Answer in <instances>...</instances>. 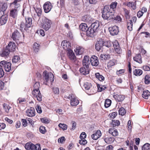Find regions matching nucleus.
Returning <instances> with one entry per match:
<instances>
[{
    "instance_id": "obj_35",
    "label": "nucleus",
    "mask_w": 150,
    "mask_h": 150,
    "mask_svg": "<svg viewBox=\"0 0 150 150\" xmlns=\"http://www.w3.org/2000/svg\"><path fill=\"white\" fill-rule=\"evenodd\" d=\"M20 28L22 32L24 30H27L29 27L28 26H26V24L25 23H24L23 22H22L20 25Z\"/></svg>"
},
{
    "instance_id": "obj_50",
    "label": "nucleus",
    "mask_w": 150,
    "mask_h": 150,
    "mask_svg": "<svg viewBox=\"0 0 150 150\" xmlns=\"http://www.w3.org/2000/svg\"><path fill=\"white\" fill-rule=\"evenodd\" d=\"M40 45L37 43H34L33 45V48L34 49V51L35 52H38V51Z\"/></svg>"
},
{
    "instance_id": "obj_48",
    "label": "nucleus",
    "mask_w": 150,
    "mask_h": 150,
    "mask_svg": "<svg viewBox=\"0 0 150 150\" xmlns=\"http://www.w3.org/2000/svg\"><path fill=\"white\" fill-rule=\"evenodd\" d=\"M119 113L120 115H123L125 114L126 111L122 107L119 109Z\"/></svg>"
},
{
    "instance_id": "obj_18",
    "label": "nucleus",
    "mask_w": 150,
    "mask_h": 150,
    "mask_svg": "<svg viewBox=\"0 0 150 150\" xmlns=\"http://www.w3.org/2000/svg\"><path fill=\"white\" fill-rule=\"evenodd\" d=\"M88 28V26L85 23L81 24L79 25V28L80 30L81 33L85 34V33Z\"/></svg>"
},
{
    "instance_id": "obj_10",
    "label": "nucleus",
    "mask_w": 150,
    "mask_h": 150,
    "mask_svg": "<svg viewBox=\"0 0 150 150\" xmlns=\"http://www.w3.org/2000/svg\"><path fill=\"white\" fill-rule=\"evenodd\" d=\"M21 37L20 33L17 30H16L13 33L11 38L13 40L16 41L19 40Z\"/></svg>"
},
{
    "instance_id": "obj_30",
    "label": "nucleus",
    "mask_w": 150,
    "mask_h": 150,
    "mask_svg": "<svg viewBox=\"0 0 150 150\" xmlns=\"http://www.w3.org/2000/svg\"><path fill=\"white\" fill-rule=\"evenodd\" d=\"M136 1L134 2H129L127 3V6L132 9L135 10L136 8Z\"/></svg>"
},
{
    "instance_id": "obj_16",
    "label": "nucleus",
    "mask_w": 150,
    "mask_h": 150,
    "mask_svg": "<svg viewBox=\"0 0 150 150\" xmlns=\"http://www.w3.org/2000/svg\"><path fill=\"white\" fill-rule=\"evenodd\" d=\"M26 115L28 117H32L35 115V110L33 108L28 109L26 112Z\"/></svg>"
},
{
    "instance_id": "obj_9",
    "label": "nucleus",
    "mask_w": 150,
    "mask_h": 150,
    "mask_svg": "<svg viewBox=\"0 0 150 150\" xmlns=\"http://www.w3.org/2000/svg\"><path fill=\"white\" fill-rule=\"evenodd\" d=\"M36 14L33 16V18L35 21H39L41 15L42 10L40 8H36L35 9Z\"/></svg>"
},
{
    "instance_id": "obj_59",
    "label": "nucleus",
    "mask_w": 150,
    "mask_h": 150,
    "mask_svg": "<svg viewBox=\"0 0 150 150\" xmlns=\"http://www.w3.org/2000/svg\"><path fill=\"white\" fill-rule=\"evenodd\" d=\"M40 86V85L39 82H36L34 85V89H39Z\"/></svg>"
},
{
    "instance_id": "obj_57",
    "label": "nucleus",
    "mask_w": 150,
    "mask_h": 150,
    "mask_svg": "<svg viewBox=\"0 0 150 150\" xmlns=\"http://www.w3.org/2000/svg\"><path fill=\"white\" fill-rule=\"evenodd\" d=\"M115 51L118 54H120V48L119 45L115 46L114 47Z\"/></svg>"
},
{
    "instance_id": "obj_6",
    "label": "nucleus",
    "mask_w": 150,
    "mask_h": 150,
    "mask_svg": "<svg viewBox=\"0 0 150 150\" xmlns=\"http://www.w3.org/2000/svg\"><path fill=\"white\" fill-rule=\"evenodd\" d=\"M105 43L104 40L100 39L99 40H97L95 45V48L98 51H99L102 48L103 46L105 45Z\"/></svg>"
},
{
    "instance_id": "obj_38",
    "label": "nucleus",
    "mask_w": 150,
    "mask_h": 150,
    "mask_svg": "<svg viewBox=\"0 0 150 150\" xmlns=\"http://www.w3.org/2000/svg\"><path fill=\"white\" fill-rule=\"evenodd\" d=\"M95 76L100 81H103L104 80V77L102 75L100 74L99 73H96Z\"/></svg>"
},
{
    "instance_id": "obj_31",
    "label": "nucleus",
    "mask_w": 150,
    "mask_h": 150,
    "mask_svg": "<svg viewBox=\"0 0 150 150\" xmlns=\"http://www.w3.org/2000/svg\"><path fill=\"white\" fill-rule=\"evenodd\" d=\"M30 150H41L40 144H37L35 145L31 144Z\"/></svg>"
},
{
    "instance_id": "obj_23",
    "label": "nucleus",
    "mask_w": 150,
    "mask_h": 150,
    "mask_svg": "<svg viewBox=\"0 0 150 150\" xmlns=\"http://www.w3.org/2000/svg\"><path fill=\"white\" fill-rule=\"evenodd\" d=\"M79 103V101L77 98L75 96L72 97V98L71 100L70 104L72 106H76Z\"/></svg>"
},
{
    "instance_id": "obj_53",
    "label": "nucleus",
    "mask_w": 150,
    "mask_h": 150,
    "mask_svg": "<svg viewBox=\"0 0 150 150\" xmlns=\"http://www.w3.org/2000/svg\"><path fill=\"white\" fill-rule=\"evenodd\" d=\"M145 82L146 84H149L150 82V77L146 75L145 78Z\"/></svg>"
},
{
    "instance_id": "obj_60",
    "label": "nucleus",
    "mask_w": 150,
    "mask_h": 150,
    "mask_svg": "<svg viewBox=\"0 0 150 150\" xmlns=\"http://www.w3.org/2000/svg\"><path fill=\"white\" fill-rule=\"evenodd\" d=\"M36 109L38 113H41L42 112V111L41 107L40 105H37L36 107Z\"/></svg>"
},
{
    "instance_id": "obj_49",
    "label": "nucleus",
    "mask_w": 150,
    "mask_h": 150,
    "mask_svg": "<svg viewBox=\"0 0 150 150\" xmlns=\"http://www.w3.org/2000/svg\"><path fill=\"white\" fill-rule=\"evenodd\" d=\"M117 2H113L111 3V4L110 6V7L109 6V7L110 8V10H111V9H112V10L114 11V9L117 6Z\"/></svg>"
},
{
    "instance_id": "obj_20",
    "label": "nucleus",
    "mask_w": 150,
    "mask_h": 150,
    "mask_svg": "<svg viewBox=\"0 0 150 150\" xmlns=\"http://www.w3.org/2000/svg\"><path fill=\"white\" fill-rule=\"evenodd\" d=\"M95 32L92 29L89 27L88 28L85 33L88 36L93 37L94 36Z\"/></svg>"
},
{
    "instance_id": "obj_63",
    "label": "nucleus",
    "mask_w": 150,
    "mask_h": 150,
    "mask_svg": "<svg viewBox=\"0 0 150 150\" xmlns=\"http://www.w3.org/2000/svg\"><path fill=\"white\" fill-rule=\"evenodd\" d=\"M31 144V143H27L25 144V147L26 149L27 150H30Z\"/></svg>"
},
{
    "instance_id": "obj_47",
    "label": "nucleus",
    "mask_w": 150,
    "mask_h": 150,
    "mask_svg": "<svg viewBox=\"0 0 150 150\" xmlns=\"http://www.w3.org/2000/svg\"><path fill=\"white\" fill-rule=\"evenodd\" d=\"M112 124L113 127H115L119 125H120V122L117 120H113L112 121Z\"/></svg>"
},
{
    "instance_id": "obj_8",
    "label": "nucleus",
    "mask_w": 150,
    "mask_h": 150,
    "mask_svg": "<svg viewBox=\"0 0 150 150\" xmlns=\"http://www.w3.org/2000/svg\"><path fill=\"white\" fill-rule=\"evenodd\" d=\"M109 29L110 34L112 35H117L119 32L118 27L115 25L110 27Z\"/></svg>"
},
{
    "instance_id": "obj_32",
    "label": "nucleus",
    "mask_w": 150,
    "mask_h": 150,
    "mask_svg": "<svg viewBox=\"0 0 150 150\" xmlns=\"http://www.w3.org/2000/svg\"><path fill=\"white\" fill-rule=\"evenodd\" d=\"M25 23L26 24V26H28L29 28L32 25V19L31 18L27 17L25 18Z\"/></svg>"
},
{
    "instance_id": "obj_61",
    "label": "nucleus",
    "mask_w": 150,
    "mask_h": 150,
    "mask_svg": "<svg viewBox=\"0 0 150 150\" xmlns=\"http://www.w3.org/2000/svg\"><path fill=\"white\" fill-rule=\"evenodd\" d=\"M65 140V139L64 137H62L59 138L58 140L59 143H63Z\"/></svg>"
},
{
    "instance_id": "obj_44",
    "label": "nucleus",
    "mask_w": 150,
    "mask_h": 150,
    "mask_svg": "<svg viewBox=\"0 0 150 150\" xmlns=\"http://www.w3.org/2000/svg\"><path fill=\"white\" fill-rule=\"evenodd\" d=\"M111 100L109 99H106L105 101L104 106L105 108L109 107L111 104Z\"/></svg>"
},
{
    "instance_id": "obj_27",
    "label": "nucleus",
    "mask_w": 150,
    "mask_h": 150,
    "mask_svg": "<svg viewBox=\"0 0 150 150\" xmlns=\"http://www.w3.org/2000/svg\"><path fill=\"white\" fill-rule=\"evenodd\" d=\"M18 10L16 9H12L10 12V16L13 18H16L18 15Z\"/></svg>"
},
{
    "instance_id": "obj_58",
    "label": "nucleus",
    "mask_w": 150,
    "mask_h": 150,
    "mask_svg": "<svg viewBox=\"0 0 150 150\" xmlns=\"http://www.w3.org/2000/svg\"><path fill=\"white\" fill-rule=\"evenodd\" d=\"M79 143L81 145H84L87 144V141L84 139H82L79 141Z\"/></svg>"
},
{
    "instance_id": "obj_45",
    "label": "nucleus",
    "mask_w": 150,
    "mask_h": 150,
    "mask_svg": "<svg viewBox=\"0 0 150 150\" xmlns=\"http://www.w3.org/2000/svg\"><path fill=\"white\" fill-rule=\"evenodd\" d=\"M3 105L4 109L5 111L6 112H9V110L11 108V107L5 103L3 104Z\"/></svg>"
},
{
    "instance_id": "obj_46",
    "label": "nucleus",
    "mask_w": 150,
    "mask_h": 150,
    "mask_svg": "<svg viewBox=\"0 0 150 150\" xmlns=\"http://www.w3.org/2000/svg\"><path fill=\"white\" fill-rule=\"evenodd\" d=\"M142 150H150V144L147 143L145 144L142 147Z\"/></svg>"
},
{
    "instance_id": "obj_37",
    "label": "nucleus",
    "mask_w": 150,
    "mask_h": 150,
    "mask_svg": "<svg viewBox=\"0 0 150 150\" xmlns=\"http://www.w3.org/2000/svg\"><path fill=\"white\" fill-rule=\"evenodd\" d=\"M100 59L101 60L109 59L110 58V56L109 54H103L100 55Z\"/></svg>"
},
{
    "instance_id": "obj_21",
    "label": "nucleus",
    "mask_w": 150,
    "mask_h": 150,
    "mask_svg": "<svg viewBox=\"0 0 150 150\" xmlns=\"http://www.w3.org/2000/svg\"><path fill=\"white\" fill-rule=\"evenodd\" d=\"M99 26V22L98 21H96L94 23H92L90 27L95 32H96L98 29Z\"/></svg>"
},
{
    "instance_id": "obj_22",
    "label": "nucleus",
    "mask_w": 150,
    "mask_h": 150,
    "mask_svg": "<svg viewBox=\"0 0 150 150\" xmlns=\"http://www.w3.org/2000/svg\"><path fill=\"white\" fill-rule=\"evenodd\" d=\"M74 51L76 55H81L84 52V49L82 47L78 46L74 49Z\"/></svg>"
},
{
    "instance_id": "obj_36",
    "label": "nucleus",
    "mask_w": 150,
    "mask_h": 150,
    "mask_svg": "<svg viewBox=\"0 0 150 150\" xmlns=\"http://www.w3.org/2000/svg\"><path fill=\"white\" fill-rule=\"evenodd\" d=\"M150 96V93L147 90L144 91L143 92V93L142 94V97L146 99H147Z\"/></svg>"
},
{
    "instance_id": "obj_11",
    "label": "nucleus",
    "mask_w": 150,
    "mask_h": 150,
    "mask_svg": "<svg viewBox=\"0 0 150 150\" xmlns=\"http://www.w3.org/2000/svg\"><path fill=\"white\" fill-rule=\"evenodd\" d=\"M103 138L105 142L107 144L112 143L115 140V139L113 137H110L106 134L103 137Z\"/></svg>"
},
{
    "instance_id": "obj_5",
    "label": "nucleus",
    "mask_w": 150,
    "mask_h": 150,
    "mask_svg": "<svg viewBox=\"0 0 150 150\" xmlns=\"http://www.w3.org/2000/svg\"><path fill=\"white\" fill-rule=\"evenodd\" d=\"M32 94L33 98H36L39 101L42 100V96L39 89H33L32 92Z\"/></svg>"
},
{
    "instance_id": "obj_42",
    "label": "nucleus",
    "mask_w": 150,
    "mask_h": 150,
    "mask_svg": "<svg viewBox=\"0 0 150 150\" xmlns=\"http://www.w3.org/2000/svg\"><path fill=\"white\" fill-rule=\"evenodd\" d=\"M83 87L86 90H88L92 87V85L90 83L86 82L84 83Z\"/></svg>"
},
{
    "instance_id": "obj_62",
    "label": "nucleus",
    "mask_w": 150,
    "mask_h": 150,
    "mask_svg": "<svg viewBox=\"0 0 150 150\" xmlns=\"http://www.w3.org/2000/svg\"><path fill=\"white\" fill-rule=\"evenodd\" d=\"M72 128H71V130H73L75 129L76 127V122L74 121L72 122Z\"/></svg>"
},
{
    "instance_id": "obj_29",
    "label": "nucleus",
    "mask_w": 150,
    "mask_h": 150,
    "mask_svg": "<svg viewBox=\"0 0 150 150\" xmlns=\"http://www.w3.org/2000/svg\"><path fill=\"white\" fill-rule=\"evenodd\" d=\"M109 132L114 136H117L118 135V133L117 129L113 127L109 129Z\"/></svg>"
},
{
    "instance_id": "obj_2",
    "label": "nucleus",
    "mask_w": 150,
    "mask_h": 150,
    "mask_svg": "<svg viewBox=\"0 0 150 150\" xmlns=\"http://www.w3.org/2000/svg\"><path fill=\"white\" fill-rule=\"evenodd\" d=\"M11 62L3 60L0 62V77H2L4 75L3 68L5 71L9 72L11 69Z\"/></svg>"
},
{
    "instance_id": "obj_56",
    "label": "nucleus",
    "mask_w": 150,
    "mask_h": 150,
    "mask_svg": "<svg viewBox=\"0 0 150 150\" xmlns=\"http://www.w3.org/2000/svg\"><path fill=\"white\" fill-rule=\"evenodd\" d=\"M40 120L42 122L46 124L50 122L48 119L45 117L41 118L40 119Z\"/></svg>"
},
{
    "instance_id": "obj_19",
    "label": "nucleus",
    "mask_w": 150,
    "mask_h": 150,
    "mask_svg": "<svg viewBox=\"0 0 150 150\" xmlns=\"http://www.w3.org/2000/svg\"><path fill=\"white\" fill-rule=\"evenodd\" d=\"M90 57L87 56H85L83 60V66L89 67V64L90 63Z\"/></svg>"
},
{
    "instance_id": "obj_7",
    "label": "nucleus",
    "mask_w": 150,
    "mask_h": 150,
    "mask_svg": "<svg viewBox=\"0 0 150 150\" xmlns=\"http://www.w3.org/2000/svg\"><path fill=\"white\" fill-rule=\"evenodd\" d=\"M52 5L49 1H47L44 4L43 6V9L45 13L49 12L52 8Z\"/></svg>"
},
{
    "instance_id": "obj_41",
    "label": "nucleus",
    "mask_w": 150,
    "mask_h": 150,
    "mask_svg": "<svg viewBox=\"0 0 150 150\" xmlns=\"http://www.w3.org/2000/svg\"><path fill=\"white\" fill-rule=\"evenodd\" d=\"M7 4L4 2H0V7L1 10L2 11H4L7 8Z\"/></svg>"
},
{
    "instance_id": "obj_54",
    "label": "nucleus",
    "mask_w": 150,
    "mask_h": 150,
    "mask_svg": "<svg viewBox=\"0 0 150 150\" xmlns=\"http://www.w3.org/2000/svg\"><path fill=\"white\" fill-rule=\"evenodd\" d=\"M39 131L41 133L45 134L46 132L45 127L44 126H40L39 128Z\"/></svg>"
},
{
    "instance_id": "obj_1",
    "label": "nucleus",
    "mask_w": 150,
    "mask_h": 150,
    "mask_svg": "<svg viewBox=\"0 0 150 150\" xmlns=\"http://www.w3.org/2000/svg\"><path fill=\"white\" fill-rule=\"evenodd\" d=\"M102 13V17L104 19L110 20L115 18V12H112L108 6L104 7Z\"/></svg>"
},
{
    "instance_id": "obj_39",
    "label": "nucleus",
    "mask_w": 150,
    "mask_h": 150,
    "mask_svg": "<svg viewBox=\"0 0 150 150\" xmlns=\"http://www.w3.org/2000/svg\"><path fill=\"white\" fill-rule=\"evenodd\" d=\"M133 74L135 76H140L142 74V71L139 69H135L133 71Z\"/></svg>"
},
{
    "instance_id": "obj_51",
    "label": "nucleus",
    "mask_w": 150,
    "mask_h": 150,
    "mask_svg": "<svg viewBox=\"0 0 150 150\" xmlns=\"http://www.w3.org/2000/svg\"><path fill=\"white\" fill-rule=\"evenodd\" d=\"M20 59L19 57L18 56H15L13 57L12 59L13 63H16Z\"/></svg>"
},
{
    "instance_id": "obj_43",
    "label": "nucleus",
    "mask_w": 150,
    "mask_h": 150,
    "mask_svg": "<svg viewBox=\"0 0 150 150\" xmlns=\"http://www.w3.org/2000/svg\"><path fill=\"white\" fill-rule=\"evenodd\" d=\"M98 92H101L103 90L106 88V87L105 86L102 85L100 84H98Z\"/></svg>"
},
{
    "instance_id": "obj_28",
    "label": "nucleus",
    "mask_w": 150,
    "mask_h": 150,
    "mask_svg": "<svg viewBox=\"0 0 150 150\" xmlns=\"http://www.w3.org/2000/svg\"><path fill=\"white\" fill-rule=\"evenodd\" d=\"M133 60L139 64H141L142 62L141 56L140 54H136V56L133 57Z\"/></svg>"
},
{
    "instance_id": "obj_12",
    "label": "nucleus",
    "mask_w": 150,
    "mask_h": 150,
    "mask_svg": "<svg viewBox=\"0 0 150 150\" xmlns=\"http://www.w3.org/2000/svg\"><path fill=\"white\" fill-rule=\"evenodd\" d=\"M90 62L93 66H98L99 62L98 57L95 55H93L91 58Z\"/></svg>"
},
{
    "instance_id": "obj_55",
    "label": "nucleus",
    "mask_w": 150,
    "mask_h": 150,
    "mask_svg": "<svg viewBox=\"0 0 150 150\" xmlns=\"http://www.w3.org/2000/svg\"><path fill=\"white\" fill-rule=\"evenodd\" d=\"M128 129L129 132L131 131L132 127L131 125V120H129L127 123Z\"/></svg>"
},
{
    "instance_id": "obj_33",
    "label": "nucleus",
    "mask_w": 150,
    "mask_h": 150,
    "mask_svg": "<svg viewBox=\"0 0 150 150\" xmlns=\"http://www.w3.org/2000/svg\"><path fill=\"white\" fill-rule=\"evenodd\" d=\"M82 20L83 21L90 23L91 21V18L89 15H86L82 17Z\"/></svg>"
},
{
    "instance_id": "obj_17",
    "label": "nucleus",
    "mask_w": 150,
    "mask_h": 150,
    "mask_svg": "<svg viewBox=\"0 0 150 150\" xmlns=\"http://www.w3.org/2000/svg\"><path fill=\"white\" fill-rule=\"evenodd\" d=\"M80 72L84 75H86L89 73V67L83 66L79 69Z\"/></svg>"
},
{
    "instance_id": "obj_3",
    "label": "nucleus",
    "mask_w": 150,
    "mask_h": 150,
    "mask_svg": "<svg viewBox=\"0 0 150 150\" xmlns=\"http://www.w3.org/2000/svg\"><path fill=\"white\" fill-rule=\"evenodd\" d=\"M43 75L44 76L43 79V83L47 85V83L49 81L51 83L54 80V75L51 72H48L45 71L43 73Z\"/></svg>"
},
{
    "instance_id": "obj_14",
    "label": "nucleus",
    "mask_w": 150,
    "mask_h": 150,
    "mask_svg": "<svg viewBox=\"0 0 150 150\" xmlns=\"http://www.w3.org/2000/svg\"><path fill=\"white\" fill-rule=\"evenodd\" d=\"M61 45L64 49L67 51L69 49H71V45L69 42H67V40H64L62 41Z\"/></svg>"
},
{
    "instance_id": "obj_26",
    "label": "nucleus",
    "mask_w": 150,
    "mask_h": 150,
    "mask_svg": "<svg viewBox=\"0 0 150 150\" xmlns=\"http://www.w3.org/2000/svg\"><path fill=\"white\" fill-rule=\"evenodd\" d=\"M7 20L8 17L6 15L2 16L0 18V25H2L6 24Z\"/></svg>"
},
{
    "instance_id": "obj_24",
    "label": "nucleus",
    "mask_w": 150,
    "mask_h": 150,
    "mask_svg": "<svg viewBox=\"0 0 150 150\" xmlns=\"http://www.w3.org/2000/svg\"><path fill=\"white\" fill-rule=\"evenodd\" d=\"M101 135V133L100 130H98L92 136V138L94 140H96L100 138Z\"/></svg>"
},
{
    "instance_id": "obj_34",
    "label": "nucleus",
    "mask_w": 150,
    "mask_h": 150,
    "mask_svg": "<svg viewBox=\"0 0 150 150\" xmlns=\"http://www.w3.org/2000/svg\"><path fill=\"white\" fill-rule=\"evenodd\" d=\"M10 52L6 47V48L2 52L1 54L0 55L2 57H7L8 55Z\"/></svg>"
},
{
    "instance_id": "obj_40",
    "label": "nucleus",
    "mask_w": 150,
    "mask_h": 150,
    "mask_svg": "<svg viewBox=\"0 0 150 150\" xmlns=\"http://www.w3.org/2000/svg\"><path fill=\"white\" fill-rule=\"evenodd\" d=\"M133 23L132 20H129L127 21V27L128 30L131 31L132 30Z\"/></svg>"
},
{
    "instance_id": "obj_13",
    "label": "nucleus",
    "mask_w": 150,
    "mask_h": 150,
    "mask_svg": "<svg viewBox=\"0 0 150 150\" xmlns=\"http://www.w3.org/2000/svg\"><path fill=\"white\" fill-rule=\"evenodd\" d=\"M68 57L72 61H75L76 59V57L73 51L71 49H69L67 51Z\"/></svg>"
},
{
    "instance_id": "obj_15",
    "label": "nucleus",
    "mask_w": 150,
    "mask_h": 150,
    "mask_svg": "<svg viewBox=\"0 0 150 150\" xmlns=\"http://www.w3.org/2000/svg\"><path fill=\"white\" fill-rule=\"evenodd\" d=\"M6 47L10 52H12L15 51L16 45L14 42H11Z\"/></svg>"
},
{
    "instance_id": "obj_25",
    "label": "nucleus",
    "mask_w": 150,
    "mask_h": 150,
    "mask_svg": "<svg viewBox=\"0 0 150 150\" xmlns=\"http://www.w3.org/2000/svg\"><path fill=\"white\" fill-rule=\"evenodd\" d=\"M113 97L115 100L118 102L122 101L125 98V96L122 95L116 94L113 96Z\"/></svg>"
},
{
    "instance_id": "obj_64",
    "label": "nucleus",
    "mask_w": 150,
    "mask_h": 150,
    "mask_svg": "<svg viewBox=\"0 0 150 150\" xmlns=\"http://www.w3.org/2000/svg\"><path fill=\"white\" fill-rule=\"evenodd\" d=\"M143 69L145 71H149L150 70V65H145L143 67Z\"/></svg>"
},
{
    "instance_id": "obj_52",
    "label": "nucleus",
    "mask_w": 150,
    "mask_h": 150,
    "mask_svg": "<svg viewBox=\"0 0 150 150\" xmlns=\"http://www.w3.org/2000/svg\"><path fill=\"white\" fill-rule=\"evenodd\" d=\"M59 126L63 130H65L67 129V125L65 124L60 123L59 125Z\"/></svg>"
},
{
    "instance_id": "obj_4",
    "label": "nucleus",
    "mask_w": 150,
    "mask_h": 150,
    "mask_svg": "<svg viewBox=\"0 0 150 150\" xmlns=\"http://www.w3.org/2000/svg\"><path fill=\"white\" fill-rule=\"evenodd\" d=\"M52 24L51 21L45 17H43L41 23L42 28L45 31H47L50 28Z\"/></svg>"
}]
</instances>
